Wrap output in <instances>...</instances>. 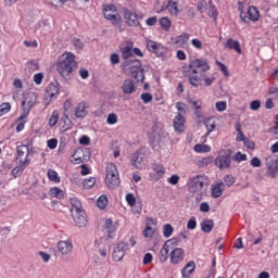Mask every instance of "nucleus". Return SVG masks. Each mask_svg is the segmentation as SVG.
Segmentation results:
<instances>
[{"label":"nucleus","instance_id":"f257e3e1","mask_svg":"<svg viewBox=\"0 0 278 278\" xmlns=\"http://www.w3.org/2000/svg\"><path fill=\"white\" fill-rule=\"evenodd\" d=\"M56 72L63 79L71 77L77 71V61L72 52H64L58 58L55 63Z\"/></svg>","mask_w":278,"mask_h":278},{"label":"nucleus","instance_id":"f03ea898","mask_svg":"<svg viewBox=\"0 0 278 278\" xmlns=\"http://www.w3.org/2000/svg\"><path fill=\"white\" fill-rule=\"evenodd\" d=\"M207 71H210V63H207V60L194 59L191 61L189 64V73H191L189 76V84H191V86L194 88H199V86H201V77L197 75H199V73L200 75H203V73H207Z\"/></svg>","mask_w":278,"mask_h":278},{"label":"nucleus","instance_id":"7ed1b4c3","mask_svg":"<svg viewBox=\"0 0 278 278\" xmlns=\"http://www.w3.org/2000/svg\"><path fill=\"white\" fill-rule=\"evenodd\" d=\"M102 14L106 21H110L114 27H117L119 31H123V16L118 13V9L114 4H104L102 8Z\"/></svg>","mask_w":278,"mask_h":278},{"label":"nucleus","instance_id":"20e7f679","mask_svg":"<svg viewBox=\"0 0 278 278\" xmlns=\"http://www.w3.org/2000/svg\"><path fill=\"white\" fill-rule=\"evenodd\" d=\"M104 184L110 190H116L121 186V176L118 175V168L113 163H109L105 169Z\"/></svg>","mask_w":278,"mask_h":278},{"label":"nucleus","instance_id":"39448f33","mask_svg":"<svg viewBox=\"0 0 278 278\" xmlns=\"http://www.w3.org/2000/svg\"><path fill=\"white\" fill-rule=\"evenodd\" d=\"M233 151L229 149L219 150L217 156L214 160V164L219 170H227V168H231Z\"/></svg>","mask_w":278,"mask_h":278},{"label":"nucleus","instance_id":"423d86ee","mask_svg":"<svg viewBox=\"0 0 278 278\" xmlns=\"http://www.w3.org/2000/svg\"><path fill=\"white\" fill-rule=\"evenodd\" d=\"M207 184V176L197 175L189 179L188 186L191 192H201L203 187Z\"/></svg>","mask_w":278,"mask_h":278},{"label":"nucleus","instance_id":"0eeeda50","mask_svg":"<svg viewBox=\"0 0 278 278\" xmlns=\"http://www.w3.org/2000/svg\"><path fill=\"white\" fill-rule=\"evenodd\" d=\"M129 75L136 81H144V70L142 68V64L140 61H134L130 63Z\"/></svg>","mask_w":278,"mask_h":278},{"label":"nucleus","instance_id":"6e6552de","mask_svg":"<svg viewBox=\"0 0 278 278\" xmlns=\"http://www.w3.org/2000/svg\"><path fill=\"white\" fill-rule=\"evenodd\" d=\"M58 94H60V89L55 84L50 83L45 90V98L42 100L43 105H46V108L47 105H51V101H53Z\"/></svg>","mask_w":278,"mask_h":278},{"label":"nucleus","instance_id":"1a4fd4ad","mask_svg":"<svg viewBox=\"0 0 278 278\" xmlns=\"http://www.w3.org/2000/svg\"><path fill=\"white\" fill-rule=\"evenodd\" d=\"M186 260V251L181 248H175L169 253V262L173 266L181 264Z\"/></svg>","mask_w":278,"mask_h":278},{"label":"nucleus","instance_id":"9d476101","mask_svg":"<svg viewBox=\"0 0 278 278\" xmlns=\"http://www.w3.org/2000/svg\"><path fill=\"white\" fill-rule=\"evenodd\" d=\"M124 18L129 27H138L140 25V17L136 11L124 9Z\"/></svg>","mask_w":278,"mask_h":278},{"label":"nucleus","instance_id":"9b49d317","mask_svg":"<svg viewBox=\"0 0 278 278\" xmlns=\"http://www.w3.org/2000/svg\"><path fill=\"white\" fill-rule=\"evenodd\" d=\"M265 165L267 167V174L275 179L278 173V160L274 155H267L265 157Z\"/></svg>","mask_w":278,"mask_h":278},{"label":"nucleus","instance_id":"f8f14e48","mask_svg":"<svg viewBox=\"0 0 278 278\" xmlns=\"http://www.w3.org/2000/svg\"><path fill=\"white\" fill-rule=\"evenodd\" d=\"M37 101H38V96H36L35 92H28L25 94V98L22 102V108L27 114H29L31 108L36 105Z\"/></svg>","mask_w":278,"mask_h":278},{"label":"nucleus","instance_id":"ddd939ff","mask_svg":"<svg viewBox=\"0 0 278 278\" xmlns=\"http://www.w3.org/2000/svg\"><path fill=\"white\" fill-rule=\"evenodd\" d=\"M154 173H150V178L152 181H160L166 175V168L162 163H153L151 166Z\"/></svg>","mask_w":278,"mask_h":278},{"label":"nucleus","instance_id":"4468645a","mask_svg":"<svg viewBox=\"0 0 278 278\" xmlns=\"http://www.w3.org/2000/svg\"><path fill=\"white\" fill-rule=\"evenodd\" d=\"M131 165L138 170H142V168L147 166V162L144 161V153L142 150H139L132 154Z\"/></svg>","mask_w":278,"mask_h":278},{"label":"nucleus","instance_id":"2eb2a0df","mask_svg":"<svg viewBox=\"0 0 278 278\" xmlns=\"http://www.w3.org/2000/svg\"><path fill=\"white\" fill-rule=\"evenodd\" d=\"M125 251H129V243L122 241L113 251L114 262H121L125 257Z\"/></svg>","mask_w":278,"mask_h":278},{"label":"nucleus","instance_id":"dca6fc26","mask_svg":"<svg viewBox=\"0 0 278 278\" xmlns=\"http://www.w3.org/2000/svg\"><path fill=\"white\" fill-rule=\"evenodd\" d=\"M56 249L61 255H71L73 253V241L71 239L61 240L58 242Z\"/></svg>","mask_w":278,"mask_h":278},{"label":"nucleus","instance_id":"f3484780","mask_svg":"<svg viewBox=\"0 0 278 278\" xmlns=\"http://www.w3.org/2000/svg\"><path fill=\"white\" fill-rule=\"evenodd\" d=\"M123 60H129V58H134V55H138L142 58V50L139 48H131L130 46H126L125 48L121 49Z\"/></svg>","mask_w":278,"mask_h":278},{"label":"nucleus","instance_id":"a211bd4d","mask_svg":"<svg viewBox=\"0 0 278 278\" xmlns=\"http://www.w3.org/2000/svg\"><path fill=\"white\" fill-rule=\"evenodd\" d=\"M29 164H31V160L27 157L24 160H20L18 165L15 166L11 172V175L14 177V179H16V177H21V175H23V172L29 166Z\"/></svg>","mask_w":278,"mask_h":278},{"label":"nucleus","instance_id":"6ab92c4d","mask_svg":"<svg viewBox=\"0 0 278 278\" xmlns=\"http://www.w3.org/2000/svg\"><path fill=\"white\" fill-rule=\"evenodd\" d=\"M72 218L77 227H86L88 225V217L84 211L72 213Z\"/></svg>","mask_w":278,"mask_h":278},{"label":"nucleus","instance_id":"aec40b11","mask_svg":"<svg viewBox=\"0 0 278 278\" xmlns=\"http://www.w3.org/2000/svg\"><path fill=\"white\" fill-rule=\"evenodd\" d=\"M195 270L197 263L194 261H189L180 270L181 278H192V275H194Z\"/></svg>","mask_w":278,"mask_h":278},{"label":"nucleus","instance_id":"412c9836","mask_svg":"<svg viewBox=\"0 0 278 278\" xmlns=\"http://www.w3.org/2000/svg\"><path fill=\"white\" fill-rule=\"evenodd\" d=\"M175 131H178V134H184L186 129V117L181 115V113H178L173 122Z\"/></svg>","mask_w":278,"mask_h":278},{"label":"nucleus","instance_id":"4be33fe9","mask_svg":"<svg viewBox=\"0 0 278 278\" xmlns=\"http://www.w3.org/2000/svg\"><path fill=\"white\" fill-rule=\"evenodd\" d=\"M122 91L124 94H134V92H136V84L131 78L124 80Z\"/></svg>","mask_w":278,"mask_h":278},{"label":"nucleus","instance_id":"5701e85b","mask_svg":"<svg viewBox=\"0 0 278 278\" xmlns=\"http://www.w3.org/2000/svg\"><path fill=\"white\" fill-rule=\"evenodd\" d=\"M76 118H86L88 116V104L86 102H79L75 109Z\"/></svg>","mask_w":278,"mask_h":278},{"label":"nucleus","instance_id":"b1692460","mask_svg":"<svg viewBox=\"0 0 278 278\" xmlns=\"http://www.w3.org/2000/svg\"><path fill=\"white\" fill-rule=\"evenodd\" d=\"M225 48L236 51V53L242 55V47L240 46V41L238 40H235L232 38L227 39Z\"/></svg>","mask_w":278,"mask_h":278},{"label":"nucleus","instance_id":"393cba45","mask_svg":"<svg viewBox=\"0 0 278 278\" xmlns=\"http://www.w3.org/2000/svg\"><path fill=\"white\" fill-rule=\"evenodd\" d=\"M166 10L170 14V16H179V12H180L179 2H177L175 0H168Z\"/></svg>","mask_w":278,"mask_h":278},{"label":"nucleus","instance_id":"a878e982","mask_svg":"<svg viewBox=\"0 0 278 278\" xmlns=\"http://www.w3.org/2000/svg\"><path fill=\"white\" fill-rule=\"evenodd\" d=\"M104 226H105V229L108 231V236L109 238H112V235L113 233H116V229H118V222H113L112 218H108L105 219V223H104Z\"/></svg>","mask_w":278,"mask_h":278},{"label":"nucleus","instance_id":"bb28decb","mask_svg":"<svg viewBox=\"0 0 278 278\" xmlns=\"http://www.w3.org/2000/svg\"><path fill=\"white\" fill-rule=\"evenodd\" d=\"M169 251L170 245H168V243H164L159 254V262H161V264H165V262H168V257H170V254H168Z\"/></svg>","mask_w":278,"mask_h":278},{"label":"nucleus","instance_id":"cd10ccee","mask_svg":"<svg viewBox=\"0 0 278 278\" xmlns=\"http://www.w3.org/2000/svg\"><path fill=\"white\" fill-rule=\"evenodd\" d=\"M204 126L207 130L204 138H207V136H210V134H212V131L216 129V121L214 119V117H206L204 119Z\"/></svg>","mask_w":278,"mask_h":278},{"label":"nucleus","instance_id":"c85d7f7f","mask_svg":"<svg viewBox=\"0 0 278 278\" xmlns=\"http://www.w3.org/2000/svg\"><path fill=\"white\" fill-rule=\"evenodd\" d=\"M84 150L76 149L72 155V164H84Z\"/></svg>","mask_w":278,"mask_h":278},{"label":"nucleus","instance_id":"c756f323","mask_svg":"<svg viewBox=\"0 0 278 278\" xmlns=\"http://www.w3.org/2000/svg\"><path fill=\"white\" fill-rule=\"evenodd\" d=\"M249 21L253 23H257L260 21V11L254 5L248 9Z\"/></svg>","mask_w":278,"mask_h":278},{"label":"nucleus","instance_id":"7c9ffc66","mask_svg":"<svg viewBox=\"0 0 278 278\" xmlns=\"http://www.w3.org/2000/svg\"><path fill=\"white\" fill-rule=\"evenodd\" d=\"M29 160V147L27 146H20L17 147V160Z\"/></svg>","mask_w":278,"mask_h":278},{"label":"nucleus","instance_id":"2f4dec72","mask_svg":"<svg viewBox=\"0 0 278 278\" xmlns=\"http://www.w3.org/2000/svg\"><path fill=\"white\" fill-rule=\"evenodd\" d=\"M49 194L52 199H64V191L60 187H52Z\"/></svg>","mask_w":278,"mask_h":278},{"label":"nucleus","instance_id":"473e14b6","mask_svg":"<svg viewBox=\"0 0 278 278\" xmlns=\"http://www.w3.org/2000/svg\"><path fill=\"white\" fill-rule=\"evenodd\" d=\"M159 24H160L161 28L163 29V31H169L170 27L173 25V22H170V18L165 16V17H161L159 20Z\"/></svg>","mask_w":278,"mask_h":278},{"label":"nucleus","instance_id":"72a5a7b5","mask_svg":"<svg viewBox=\"0 0 278 278\" xmlns=\"http://www.w3.org/2000/svg\"><path fill=\"white\" fill-rule=\"evenodd\" d=\"M201 229L204 233H210L214 229V220L206 219L201 224Z\"/></svg>","mask_w":278,"mask_h":278},{"label":"nucleus","instance_id":"f704fd0d","mask_svg":"<svg viewBox=\"0 0 278 278\" xmlns=\"http://www.w3.org/2000/svg\"><path fill=\"white\" fill-rule=\"evenodd\" d=\"M58 121H60V111L54 110L48 121L49 127H55V125H58Z\"/></svg>","mask_w":278,"mask_h":278},{"label":"nucleus","instance_id":"c9c22d12","mask_svg":"<svg viewBox=\"0 0 278 278\" xmlns=\"http://www.w3.org/2000/svg\"><path fill=\"white\" fill-rule=\"evenodd\" d=\"M193 151L195 153H210L212 151V147L207 146V144H201V143H197L193 147Z\"/></svg>","mask_w":278,"mask_h":278},{"label":"nucleus","instance_id":"e433bc0d","mask_svg":"<svg viewBox=\"0 0 278 278\" xmlns=\"http://www.w3.org/2000/svg\"><path fill=\"white\" fill-rule=\"evenodd\" d=\"M188 40H190V35L188 33H185L176 37L175 45H178L179 47H184V45L188 43Z\"/></svg>","mask_w":278,"mask_h":278},{"label":"nucleus","instance_id":"4c0bfd02","mask_svg":"<svg viewBox=\"0 0 278 278\" xmlns=\"http://www.w3.org/2000/svg\"><path fill=\"white\" fill-rule=\"evenodd\" d=\"M214 162V156H206L197 162L198 168H205V166H210Z\"/></svg>","mask_w":278,"mask_h":278},{"label":"nucleus","instance_id":"58836bf2","mask_svg":"<svg viewBox=\"0 0 278 278\" xmlns=\"http://www.w3.org/2000/svg\"><path fill=\"white\" fill-rule=\"evenodd\" d=\"M223 182H219L217 185H214L212 187V197L213 199H218L219 197H223Z\"/></svg>","mask_w":278,"mask_h":278},{"label":"nucleus","instance_id":"ea45409f","mask_svg":"<svg viewBox=\"0 0 278 278\" xmlns=\"http://www.w3.org/2000/svg\"><path fill=\"white\" fill-rule=\"evenodd\" d=\"M235 127H236V131H237L236 141L244 142L247 137L244 136V132H242V125H240V123H237Z\"/></svg>","mask_w":278,"mask_h":278},{"label":"nucleus","instance_id":"a19ab883","mask_svg":"<svg viewBox=\"0 0 278 278\" xmlns=\"http://www.w3.org/2000/svg\"><path fill=\"white\" fill-rule=\"evenodd\" d=\"M161 47H162V45H160L153 40L147 41V49H148V51H151V53H157V51H160Z\"/></svg>","mask_w":278,"mask_h":278},{"label":"nucleus","instance_id":"79ce46f5","mask_svg":"<svg viewBox=\"0 0 278 278\" xmlns=\"http://www.w3.org/2000/svg\"><path fill=\"white\" fill-rule=\"evenodd\" d=\"M71 204H72V208H71V214H75L77 212H81V202L77 199H71Z\"/></svg>","mask_w":278,"mask_h":278},{"label":"nucleus","instance_id":"37998d69","mask_svg":"<svg viewBox=\"0 0 278 278\" xmlns=\"http://www.w3.org/2000/svg\"><path fill=\"white\" fill-rule=\"evenodd\" d=\"M47 176H48V179L53 184H60L61 181L60 176L58 175V172H55L54 169H48Z\"/></svg>","mask_w":278,"mask_h":278},{"label":"nucleus","instance_id":"c03bdc74","mask_svg":"<svg viewBox=\"0 0 278 278\" xmlns=\"http://www.w3.org/2000/svg\"><path fill=\"white\" fill-rule=\"evenodd\" d=\"M96 184H97V178L89 177L83 181V188H85V190H90V188H94Z\"/></svg>","mask_w":278,"mask_h":278},{"label":"nucleus","instance_id":"a18cd8bd","mask_svg":"<svg viewBox=\"0 0 278 278\" xmlns=\"http://www.w3.org/2000/svg\"><path fill=\"white\" fill-rule=\"evenodd\" d=\"M97 205L100 210H105V207H108V195L102 194L99 197V199L97 200Z\"/></svg>","mask_w":278,"mask_h":278},{"label":"nucleus","instance_id":"49530a36","mask_svg":"<svg viewBox=\"0 0 278 278\" xmlns=\"http://www.w3.org/2000/svg\"><path fill=\"white\" fill-rule=\"evenodd\" d=\"M174 231H175V228H173V225L165 224L163 226V236H164V238H170L173 236Z\"/></svg>","mask_w":278,"mask_h":278},{"label":"nucleus","instance_id":"de8ad7c7","mask_svg":"<svg viewBox=\"0 0 278 278\" xmlns=\"http://www.w3.org/2000/svg\"><path fill=\"white\" fill-rule=\"evenodd\" d=\"M216 66H218L219 71L225 75V77H229V70L227 68V65H225L220 61L215 62Z\"/></svg>","mask_w":278,"mask_h":278},{"label":"nucleus","instance_id":"09e8293b","mask_svg":"<svg viewBox=\"0 0 278 278\" xmlns=\"http://www.w3.org/2000/svg\"><path fill=\"white\" fill-rule=\"evenodd\" d=\"M142 233L144 238H153L155 236V229H153V227L146 226Z\"/></svg>","mask_w":278,"mask_h":278},{"label":"nucleus","instance_id":"8fccbe9b","mask_svg":"<svg viewBox=\"0 0 278 278\" xmlns=\"http://www.w3.org/2000/svg\"><path fill=\"white\" fill-rule=\"evenodd\" d=\"M238 10L240 12V18L243 23L248 22L247 13H244V4L242 2H238Z\"/></svg>","mask_w":278,"mask_h":278},{"label":"nucleus","instance_id":"3c124183","mask_svg":"<svg viewBox=\"0 0 278 278\" xmlns=\"http://www.w3.org/2000/svg\"><path fill=\"white\" fill-rule=\"evenodd\" d=\"M106 123L108 125H116V123H118V116L115 113H110Z\"/></svg>","mask_w":278,"mask_h":278},{"label":"nucleus","instance_id":"603ef678","mask_svg":"<svg viewBox=\"0 0 278 278\" xmlns=\"http://www.w3.org/2000/svg\"><path fill=\"white\" fill-rule=\"evenodd\" d=\"M224 182L226 184V186L228 188H231V186H233V184H236V177H233L231 175H226V176H224Z\"/></svg>","mask_w":278,"mask_h":278},{"label":"nucleus","instance_id":"864d4df0","mask_svg":"<svg viewBox=\"0 0 278 278\" xmlns=\"http://www.w3.org/2000/svg\"><path fill=\"white\" fill-rule=\"evenodd\" d=\"M215 108L217 112H225L227 110V102L225 101H217L215 103Z\"/></svg>","mask_w":278,"mask_h":278},{"label":"nucleus","instance_id":"5fc2aeb1","mask_svg":"<svg viewBox=\"0 0 278 278\" xmlns=\"http://www.w3.org/2000/svg\"><path fill=\"white\" fill-rule=\"evenodd\" d=\"M232 160H235V162H247V154H242V152H237L233 156Z\"/></svg>","mask_w":278,"mask_h":278},{"label":"nucleus","instance_id":"6e6d98bb","mask_svg":"<svg viewBox=\"0 0 278 278\" xmlns=\"http://www.w3.org/2000/svg\"><path fill=\"white\" fill-rule=\"evenodd\" d=\"M126 202L130 207L136 206V197L132 195V193L126 194Z\"/></svg>","mask_w":278,"mask_h":278},{"label":"nucleus","instance_id":"4d7b16f0","mask_svg":"<svg viewBox=\"0 0 278 278\" xmlns=\"http://www.w3.org/2000/svg\"><path fill=\"white\" fill-rule=\"evenodd\" d=\"M151 262H153V254L148 252L143 256L142 264H143V266H147V265L151 264Z\"/></svg>","mask_w":278,"mask_h":278},{"label":"nucleus","instance_id":"13d9d810","mask_svg":"<svg viewBox=\"0 0 278 278\" xmlns=\"http://www.w3.org/2000/svg\"><path fill=\"white\" fill-rule=\"evenodd\" d=\"M250 164H251V166H253V168H260V166H262V160H260V157H257V156H254L250 161Z\"/></svg>","mask_w":278,"mask_h":278},{"label":"nucleus","instance_id":"bf43d9fd","mask_svg":"<svg viewBox=\"0 0 278 278\" xmlns=\"http://www.w3.org/2000/svg\"><path fill=\"white\" fill-rule=\"evenodd\" d=\"M191 45L194 49H198V51H201V49H203V42L200 39H192Z\"/></svg>","mask_w":278,"mask_h":278},{"label":"nucleus","instance_id":"052dcab7","mask_svg":"<svg viewBox=\"0 0 278 278\" xmlns=\"http://www.w3.org/2000/svg\"><path fill=\"white\" fill-rule=\"evenodd\" d=\"M141 100L143 103H151V101H153V96L149 92H144L141 94Z\"/></svg>","mask_w":278,"mask_h":278},{"label":"nucleus","instance_id":"680f3d73","mask_svg":"<svg viewBox=\"0 0 278 278\" xmlns=\"http://www.w3.org/2000/svg\"><path fill=\"white\" fill-rule=\"evenodd\" d=\"M42 79H45V75L42 73L34 75V81L37 86H40V84H42Z\"/></svg>","mask_w":278,"mask_h":278},{"label":"nucleus","instance_id":"e2e57ef3","mask_svg":"<svg viewBox=\"0 0 278 278\" xmlns=\"http://www.w3.org/2000/svg\"><path fill=\"white\" fill-rule=\"evenodd\" d=\"M146 24H147L149 27H153V26L157 25V16L148 17V18L146 20Z\"/></svg>","mask_w":278,"mask_h":278},{"label":"nucleus","instance_id":"0e129e2a","mask_svg":"<svg viewBox=\"0 0 278 278\" xmlns=\"http://www.w3.org/2000/svg\"><path fill=\"white\" fill-rule=\"evenodd\" d=\"M260 108H262V102H260V100H253L250 103V109L253 111H257V110H260Z\"/></svg>","mask_w":278,"mask_h":278},{"label":"nucleus","instance_id":"69168bd1","mask_svg":"<svg viewBox=\"0 0 278 278\" xmlns=\"http://www.w3.org/2000/svg\"><path fill=\"white\" fill-rule=\"evenodd\" d=\"M79 144H83L84 147H88L90 144V137L84 135L79 138Z\"/></svg>","mask_w":278,"mask_h":278},{"label":"nucleus","instance_id":"338daca9","mask_svg":"<svg viewBox=\"0 0 278 278\" xmlns=\"http://www.w3.org/2000/svg\"><path fill=\"white\" fill-rule=\"evenodd\" d=\"M110 60H111V64L113 65L121 63V56H118L117 53H112L110 56Z\"/></svg>","mask_w":278,"mask_h":278},{"label":"nucleus","instance_id":"774afa93","mask_svg":"<svg viewBox=\"0 0 278 278\" xmlns=\"http://www.w3.org/2000/svg\"><path fill=\"white\" fill-rule=\"evenodd\" d=\"M188 229H197V218L192 217L187 223Z\"/></svg>","mask_w":278,"mask_h":278}]
</instances>
